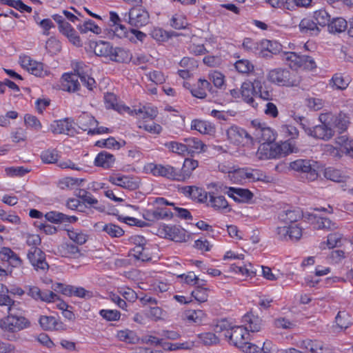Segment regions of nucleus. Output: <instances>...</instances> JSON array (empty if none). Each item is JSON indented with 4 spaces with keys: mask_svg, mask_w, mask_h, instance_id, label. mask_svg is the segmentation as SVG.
Listing matches in <instances>:
<instances>
[{
    "mask_svg": "<svg viewBox=\"0 0 353 353\" xmlns=\"http://www.w3.org/2000/svg\"><path fill=\"white\" fill-rule=\"evenodd\" d=\"M281 60L291 70L312 71L317 68L314 58L302 52L289 51L280 54Z\"/></svg>",
    "mask_w": 353,
    "mask_h": 353,
    "instance_id": "obj_1",
    "label": "nucleus"
},
{
    "mask_svg": "<svg viewBox=\"0 0 353 353\" xmlns=\"http://www.w3.org/2000/svg\"><path fill=\"white\" fill-rule=\"evenodd\" d=\"M19 306L10 309L8 316L0 320V327L6 332L15 333L31 326L30 321L23 315Z\"/></svg>",
    "mask_w": 353,
    "mask_h": 353,
    "instance_id": "obj_2",
    "label": "nucleus"
},
{
    "mask_svg": "<svg viewBox=\"0 0 353 353\" xmlns=\"http://www.w3.org/2000/svg\"><path fill=\"white\" fill-rule=\"evenodd\" d=\"M268 79L279 86L296 87L301 83V77L292 73L289 70L278 68L270 70Z\"/></svg>",
    "mask_w": 353,
    "mask_h": 353,
    "instance_id": "obj_3",
    "label": "nucleus"
},
{
    "mask_svg": "<svg viewBox=\"0 0 353 353\" xmlns=\"http://www.w3.org/2000/svg\"><path fill=\"white\" fill-rule=\"evenodd\" d=\"M123 19L131 26L140 28L149 23L150 14L144 7L137 5L125 13Z\"/></svg>",
    "mask_w": 353,
    "mask_h": 353,
    "instance_id": "obj_4",
    "label": "nucleus"
},
{
    "mask_svg": "<svg viewBox=\"0 0 353 353\" xmlns=\"http://www.w3.org/2000/svg\"><path fill=\"white\" fill-rule=\"evenodd\" d=\"M325 113H321L319 116L320 124L312 126L311 137L315 139H321L323 141H329L334 135V130L330 126V119H328Z\"/></svg>",
    "mask_w": 353,
    "mask_h": 353,
    "instance_id": "obj_5",
    "label": "nucleus"
},
{
    "mask_svg": "<svg viewBox=\"0 0 353 353\" xmlns=\"http://www.w3.org/2000/svg\"><path fill=\"white\" fill-rule=\"evenodd\" d=\"M315 163L316 162L312 160L298 159L290 162L289 168L292 170L305 174L308 181H314L319 176Z\"/></svg>",
    "mask_w": 353,
    "mask_h": 353,
    "instance_id": "obj_6",
    "label": "nucleus"
},
{
    "mask_svg": "<svg viewBox=\"0 0 353 353\" xmlns=\"http://www.w3.org/2000/svg\"><path fill=\"white\" fill-rule=\"evenodd\" d=\"M223 336L228 339L230 344L244 349V345L248 344L250 334L247 327L234 326L231 330L224 333Z\"/></svg>",
    "mask_w": 353,
    "mask_h": 353,
    "instance_id": "obj_7",
    "label": "nucleus"
},
{
    "mask_svg": "<svg viewBox=\"0 0 353 353\" xmlns=\"http://www.w3.org/2000/svg\"><path fill=\"white\" fill-rule=\"evenodd\" d=\"M27 258L36 272L45 274L48 271L50 265L46 261V254L39 248H31L28 251Z\"/></svg>",
    "mask_w": 353,
    "mask_h": 353,
    "instance_id": "obj_8",
    "label": "nucleus"
},
{
    "mask_svg": "<svg viewBox=\"0 0 353 353\" xmlns=\"http://www.w3.org/2000/svg\"><path fill=\"white\" fill-rule=\"evenodd\" d=\"M144 169L154 176H161L171 181H179L178 168L170 165H162L150 163Z\"/></svg>",
    "mask_w": 353,
    "mask_h": 353,
    "instance_id": "obj_9",
    "label": "nucleus"
},
{
    "mask_svg": "<svg viewBox=\"0 0 353 353\" xmlns=\"http://www.w3.org/2000/svg\"><path fill=\"white\" fill-rule=\"evenodd\" d=\"M228 140L236 145L252 143V137L243 128L236 125H231L227 130Z\"/></svg>",
    "mask_w": 353,
    "mask_h": 353,
    "instance_id": "obj_10",
    "label": "nucleus"
},
{
    "mask_svg": "<svg viewBox=\"0 0 353 353\" xmlns=\"http://www.w3.org/2000/svg\"><path fill=\"white\" fill-rule=\"evenodd\" d=\"M25 288L28 296L36 301L50 303L59 300V296L50 290L45 289L41 290L36 285H27Z\"/></svg>",
    "mask_w": 353,
    "mask_h": 353,
    "instance_id": "obj_11",
    "label": "nucleus"
},
{
    "mask_svg": "<svg viewBox=\"0 0 353 353\" xmlns=\"http://www.w3.org/2000/svg\"><path fill=\"white\" fill-rule=\"evenodd\" d=\"M252 125L254 128L253 134L261 145L275 141L277 134L271 128L265 126V123H261L256 120L252 121Z\"/></svg>",
    "mask_w": 353,
    "mask_h": 353,
    "instance_id": "obj_12",
    "label": "nucleus"
},
{
    "mask_svg": "<svg viewBox=\"0 0 353 353\" xmlns=\"http://www.w3.org/2000/svg\"><path fill=\"white\" fill-rule=\"evenodd\" d=\"M98 123V121L94 117L85 114L81 115L78 119L79 128L83 131H88L89 135L111 133L112 132L111 129L103 126L93 129L89 128L90 126L97 125Z\"/></svg>",
    "mask_w": 353,
    "mask_h": 353,
    "instance_id": "obj_13",
    "label": "nucleus"
},
{
    "mask_svg": "<svg viewBox=\"0 0 353 353\" xmlns=\"http://www.w3.org/2000/svg\"><path fill=\"white\" fill-rule=\"evenodd\" d=\"M108 181L113 185L123 188L134 190L139 188L140 179L137 176L123 175L119 173L112 174L109 176Z\"/></svg>",
    "mask_w": 353,
    "mask_h": 353,
    "instance_id": "obj_14",
    "label": "nucleus"
},
{
    "mask_svg": "<svg viewBox=\"0 0 353 353\" xmlns=\"http://www.w3.org/2000/svg\"><path fill=\"white\" fill-rule=\"evenodd\" d=\"M158 232L161 236L176 242L186 241L187 231L179 225H167L163 224L158 229Z\"/></svg>",
    "mask_w": 353,
    "mask_h": 353,
    "instance_id": "obj_15",
    "label": "nucleus"
},
{
    "mask_svg": "<svg viewBox=\"0 0 353 353\" xmlns=\"http://www.w3.org/2000/svg\"><path fill=\"white\" fill-rule=\"evenodd\" d=\"M39 323L45 331H65L67 329L63 322L52 316H40Z\"/></svg>",
    "mask_w": 353,
    "mask_h": 353,
    "instance_id": "obj_16",
    "label": "nucleus"
},
{
    "mask_svg": "<svg viewBox=\"0 0 353 353\" xmlns=\"http://www.w3.org/2000/svg\"><path fill=\"white\" fill-rule=\"evenodd\" d=\"M207 91L211 94L216 92L210 82L205 79H199L196 84L190 89L192 95L198 99H203L207 97Z\"/></svg>",
    "mask_w": 353,
    "mask_h": 353,
    "instance_id": "obj_17",
    "label": "nucleus"
},
{
    "mask_svg": "<svg viewBox=\"0 0 353 353\" xmlns=\"http://www.w3.org/2000/svg\"><path fill=\"white\" fill-rule=\"evenodd\" d=\"M241 97L245 103L254 108H257L258 103L254 99V97H256V89L254 85V81L252 82L247 81L241 84Z\"/></svg>",
    "mask_w": 353,
    "mask_h": 353,
    "instance_id": "obj_18",
    "label": "nucleus"
},
{
    "mask_svg": "<svg viewBox=\"0 0 353 353\" xmlns=\"http://www.w3.org/2000/svg\"><path fill=\"white\" fill-rule=\"evenodd\" d=\"M254 85L256 89V97L268 101L273 100V88L270 85L257 78L254 80Z\"/></svg>",
    "mask_w": 353,
    "mask_h": 353,
    "instance_id": "obj_19",
    "label": "nucleus"
},
{
    "mask_svg": "<svg viewBox=\"0 0 353 353\" xmlns=\"http://www.w3.org/2000/svg\"><path fill=\"white\" fill-rule=\"evenodd\" d=\"M225 194L237 203H249L254 197V194L248 189L230 187Z\"/></svg>",
    "mask_w": 353,
    "mask_h": 353,
    "instance_id": "obj_20",
    "label": "nucleus"
},
{
    "mask_svg": "<svg viewBox=\"0 0 353 353\" xmlns=\"http://www.w3.org/2000/svg\"><path fill=\"white\" fill-rule=\"evenodd\" d=\"M351 325L350 314L345 310H342L337 313L332 330L334 333L341 332L345 331Z\"/></svg>",
    "mask_w": 353,
    "mask_h": 353,
    "instance_id": "obj_21",
    "label": "nucleus"
},
{
    "mask_svg": "<svg viewBox=\"0 0 353 353\" xmlns=\"http://www.w3.org/2000/svg\"><path fill=\"white\" fill-rule=\"evenodd\" d=\"M325 114L331 120L330 126L332 129H337L340 134L347 129L350 121L346 114L340 112L338 114H333L332 112H326Z\"/></svg>",
    "mask_w": 353,
    "mask_h": 353,
    "instance_id": "obj_22",
    "label": "nucleus"
},
{
    "mask_svg": "<svg viewBox=\"0 0 353 353\" xmlns=\"http://www.w3.org/2000/svg\"><path fill=\"white\" fill-rule=\"evenodd\" d=\"M181 192L185 196L199 203H205L208 200V192L200 187L195 185L184 186L181 188Z\"/></svg>",
    "mask_w": 353,
    "mask_h": 353,
    "instance_id": "obj_23",
    "label": "nucleus"
},
{
    "mask_svg": "<svg viewBox=\"0 0 353 353\" xmlns=\"http://www.w3.org/2000/svg\"><path fill=\"white\" fill-rule=\"evenodd\" d=\"M74 121L71 118L54 121L50 125V130L53 134H65L70 135L74 132Z\"/></svg>",
    "mask_w": 353,
    "mask_h": 353,
    "instance_id": "obj_24",
    "label": "nucleus"
},
{
    "mask_svg": "<svg viewBox=\"0 0 353 353\" xmlns=\"http://www.w3.org/2000/svg\"><path fill=\"white\" fill-rule=\"evenodd\" d=\"M301 347L311 353H331V350L323 342L307 339L301 342Z\"/></svg>",
    "mask_w": 353,
    "mask_h": 353,
    "instance_id": "obj_25",
    "label": "nucleus"
},
{
    "mask_svg": "<svg viewBox=\"0 0 353 353\" xmlns=\"http://www.w3.org/2000/svg\"><path fill=\"white\" fill-rule=\"evenodd\" d=\"M199 166V162L196 160L190 158H186L184 160L183 166L181 169L178 168L179 181H184L189 179L192 172Z\"/></svg>",
    "mask_w": 353,
    "mask_h": 353,
    "instance_id": "obj_26",
    "label": "nucleus"
},
{
    "mask_svg": "<svg viewBox=\"0 0 353 353\" xmlns=\"http://www.w3.org/2000/svg\"><path fill=\"white\" fill-rule=\"evenodd\" d=\"M187 148V154L193 157L194 154H200L206 150L207 146L203 142L196 137H188L184 139Z\"/></svg>",
    "mask_w": 353,
    "mask_h": 353,
    "instance_id": "obj_27",
    "label": "nucleus"
},
{
    "mask_svg": "<svg viewBox=\"0 0 353 353\" xmlns=\"http://www.w3.org/2000/svg\"><path fill=\"white\" fill-rule=\"evenodd\" d=\"M259 154L265 159H275L282 154V149L279 144L271 142L268 144H261L259 148ZM262 158V157H261Z\"/></svg>",
    "mask_w": 353,
    "mask_h": 353,
    "instance_id": "obj_28",
    "label": "nucleus"
},
{
    "mask_svg": "<svg viewBox=\"0 0 353 353\" xmlns=\"http://www.w3.org/2000/svg\"><path fill=\"white\" fill-rule=\"evenodd\" d=\"M61 89L67 92H75L80 88L78 77L76 74L65 73L61 77Z\"/></svg>",
    "mask_w": 353,
    "mask_h": 353,
    "instance_id": "obj_29",
    "label": "nucleus"
},
{
    "mask_svg": "<svg viewBox=\"0 0 353 353\" xmlns=\"http://www.w3.org/2000/svg\"><path fill=\"white\" fill-rule=\"evenodd\" d=\"M299 27L302 34L310 37L317 36L321 31L320 28L316 24L314 19L310 18L303 19Z\"/></svg>",
    "mask_w": 353,
    "mask_h": 353,
    "instance_id": "obj_30",
    "label": "nucleus"
},
{
    "mask_svg": "<svg viewBox=\"0 0 353 353\" xmlns=\"http://www.w3.org/2000/svg\"><path fill=\"white\" fill-rule=\"evenodd\" d=\"M191 129L203 134L214 135L216 132L214 125L209 121L201 119H193L191 122Z\"/></svg>",
    "mask_w": 353,
    "mask_h": 353,
    "instance_id": "obj_31",
    "label": "nucleus"
},
{
    "mask_svg": "<svg viewBox=\"0 0 353 353\" xmlns=\"http://www.w3.org/2000/svg\"><path fill=\"white\" fill-rule=\"evenodd\" d=\"M209 201L208 205L216 210H224L229 205L224 196L219 195L217 192H209Z\"/></svg>",
    "mask_w": 353,
    "mask_h": 353,
    "instance_id": "obj_32",
    "label": "nucleus"
},
{
    "mask_svg": "<svg viewBox=\"0 0 353 353\" xmlns=\"http://www.w3.org/2000/svg\"><path fill=\"white\" fill-rule=\"evenodd\" d=\"M243 322L248 325V332H259L263 327V321L258 316L254 315L252 313H247L243 316Z\"/></svg>",
    "mask_w": 353,
    "mask_h": 353,
    "instance_id": "obj_33",
    "label": "nucleus"
},
{
    "mask_svg": "<svg viewBox=\"0 0 353 353\" xmlns=\"http://www.w3.org/2000/svg\"><path fill=\"white\" fill-rule=\"evenodd\" d=\"M303 217V212L299 208L283 211L279 214V219L286 224L292 225Z\"/></svg>",
    "mask_w": 353,
    "mask_h": 353,
    "instance_id": "obj_34",
    "label": "nucleus"
},
{
    "mask_svg": "<svg viewBox=\"0 0 353 353\" xmlns=\"http://www.w3.org/2000/svg\"><path fill=\"white\" fill-rule=\"evenodd\" d=\"M323 175L327 180L336 183H345L348 177L340 170L334 167H328L324 170Z\"/></svg>",
    "mask_w": 353,
    "mask_h": 353,
    "instance_id": "obj_35",
    "label": "nucleus"
},
{
    "mask_svg": "<svg viewBox=\"0 0 353 353\" xmlns=\"http://www.w3.org/2000/svg\"><path fill=\"white\" fill-rule=\"evenodd\" d=\"M350 83V77L342 73L334 74L330 81V85L336 90H345Z\"/></svg>",
    "mask_w": 353,
    "mask_h": 353,
    "instance_id": "obj_36",
    "label": "nucleus"
},
{
    "mask_svg": "<svg viewBox=\"0 0 353 353\" xmlns=\"http://www.w3.org/2000/svg\"><path fill=\"white\" fill-rule=\"evenodd\" d=\"M115 161L114 156L106 151L99 152L95 159L94 165L97 167L110 168Z\"/></svg>",
    "mask_w": 353,
    "mask_h": 353,
    "instance_id": "obj_37",
    "label": "nucleus"
},
{
    "mask_svg": "<svg viewBox=\"0 0 353 353\" xmlns=\"http://www.w3.org/2000/svg\"><path fill=\"white\" fill-rule=\"evenodd\" d=\"M150 36L157 42H165L173 37L179 36V34L174 31H166L161 28H154L150 32Z\"/></svg>",
    "mask_w": 353,
    "mask_h": 353,
    "instance_id": "obj_38",
    "label": "nucleus"
},
{
    "mask_svg": "<svg viewBox=\"0 0 353 353\" xmlns=\"http://www.w3.org/2000/svg\"><path fill=\"white\" fill-rule=\"evenodd\" d=\"M94 52L96 55L100 57H109L111 58L113 52V48L110 45V43L107 41H99L94 43Z\"/></svg>",
    "mask_w": 353,
    "mask_h": 353,
    "instance_id": "obj_39",
    "label": "nucleus"
},
{
    "mask_svg": "<svg viewBox=\"0 0 353 353\" xmlns=\"http://www.w3.org/2000/svg\"><path fill=\"white\" fill-rule=\"evenodd\" d=\"M132 59V54L130 50L123 48H113L110 59L119 63H128Z\"/></svg>",
    "mask_w": 353,
    "mask_h": 353,
    "instance_id": "obj_40",
    "label": "nucleus"
},
{
    "mask_svg": "<svg viewBox=\"0 0 353 353\" xmlns=\"http://www.w3.org/2000/svg\"><path fill=\"white\" fill-rule=\"evenodd\" d=\"M131 255L135 259L141 260L143 262L150 261L152 260V254L150 252V249L147 246L145 247H134L130 250Z\"/></svg>",
    "mask_w": 353,
    "mask_h": 353,
    "instance_id": "obj_41",
    "label": "nucleus"
},
{
    "mask_svg": "<svg viewBox=\"0 0 353 353\" xmlns=\"http://www.w3.org/2000/svg\"><path fill=\"white\" fill-rule=\"evenodd\" d=\"M205 316V314L202 310H188L184 313L183 319L189 323L199 325Z\"/></svg>",
    "mask_w": 353,
    "mask_h": 353,
    "instance_id": "obj_42",
    "label": "nucleus"
},
{
    "mask_svg": "<svg viewBox=\"0 0 353 353\" xmlns=\"http://www.w3.org/2000/svg\"><path fill=\"white\" fill-rule=\"evenodd\" d=\"M135 114L142 119H154L158 114L157 108L144 105L134 110Z\"/></svg>",
    "mask_w": 353,
    "mask_h": 353,
    "instance_id": "obj_43",
    "label": "nucleus"
},
{
    "mask_svg": "<svg viewBox=\"0 0 353 353\" xmlns=\"http://www.w3.org/2000/svg\"><path fill=\"white\" fill-rule=\"evenodd\" d=\"M313 19L318 26L328 27L330 22V15L325 9H321L314 12Z\"/></svg>",
    "mask_w": 353,
    "mask_h": 353,
    "instance_id": "obj_44",
    "label": "nucleus"
},
{
    "mask_svg": "<svg viewBox=\"0 0 353 353\" xmlns=\"http://www.w3.org/2000/svg\"><path fill=\"white\" fill-rule=\"evenodd\" d=\"M60 32L65 36L74 46L77 47H81L83 46L80 37L77 34L76 30L70 24L69 26H66V28Z\"/></svg>",
    "mask_w": 353,
    "mask_h": 353,
    "instance_id": "obj_45",
    "label": "nucleus"
},
{
    "mask_svg": "<svg viewBox=\"0 0 353 353\" xmlns=\"http://www.w3.org/2000/svg\"><path fill=\"white\" fill-rule=\"evenodd\" d=\"M77 28L81 34H85L88 31L96 34H99L101 32V28L94 21L89 19L85 20L83 24L77 25Z\"/></svg>",
    "mask_w": 353,
    "mask_h": 353,
    "instance_id": "obj_46",
    "label": "nucleus"
},
{
    "mask_svg": "<svg viewBox=\"0 0 353 353\" xmlns=\"http://www.w3.org/2000/svg\"><path fill=\"white\" fill-rule=\"evenodd\" d=\"M43 163L46 164L56 163L60 157L59 152L57 149H47L43 151L40 155Z\"/></svg>",
    "mask_w": 353,
    "mask_h": 353,
    "instance_id": "obj_47",
    "label": "nucleus"
},
{
    "mask_svg": "<svg viewBox=\"0 0 353 353\" xmlns=\"http://www.w3.org/2000/svg\"><path fill=\"white\" fill-rule=\"evenodd\" d=\"M82 192L84 194L85 193V195L81 196L82 202L83 204H87L100 212H102L105 210V207L102 205H99V201L97 200V199L94 197L90 192L88 191Z\"/></svg>",
    "mask_w": 353,
    "mask_h": 353,
    "instance_id": "obj_48",
    "label": "nucleus"
},
{
    "mask_svg": "<svg viewBox=\"0 0 353 353\" xmlns=\"http://www.w3.org/2000/svg\"><path fill=\"white\" fill-rule=\"evenodd\" d=\"M59 251L62 256L68 258H76L78 256L80 252L78 246L69 243L61 245Z\"/></svg>",
    "mask_w": 353,
    "mask_h": 353,
    "instance_id": "obj_49",
    "label": "nucleus"
},
{
    "mask_svg": "<svg viewBox=\"0 0 353 353\" xmlns=\"http://www.w3.org/2000/svg\"><path fill=\"white\" fill-rule=\"evenodd\" d=\"M101 230L112 238H119L124 234V230L121 227L111 223L102 225Z\"/></svg>",
    "mask_w": 353,
    "mask_h": 353,
    "instance_id": "obj_50",
    "label": "nucleus"
},
{
    "mask_svg": "<svg viewBox=\"0 0 353 353\" xmlns=\"http://www.w3.org/2000/svg\"><path fill=\"white\" fill-rule=\"evenodd\" d=\"M234 67L238 72L241 74H249L254 71V65L248 60L242 59L236 61Z\"/></svg>",
    "mask_w": 353,
    "mask_h": 353,
    "instance_id": "obj_51",
    "label": "nucleus"
},
{
    "mask_svg": "<svg viewBox=\"0 0 353 353\" xmlns=\"http://www.w3.org/2000/svg\"><path fill=\"white\" fill-rule=\"evenodd\" d=\"M209 289L207 288L201 287L199 284L196 285L195 290L191 293L192 297L200 303L207 301L208 297Z\"/></svg>",
    "mask_w": 353,
    "mask_h": 353,
    "instance_id": "obj_52",
    "label": "nucleus"
},
{
    "mask_svg": "<svg viewBox=\"0 0 353 353\" xmlns=\"http://www.w3.org/2000/svg\"><path fill=\"white\" fill-rule=\"evenodd\" d=\"M117 336L121 341L128 343L134 344L138 341L136 334L129 330L118 331Z\"/></svg>",
    "mask_w": 353,
    "mask_h": 353,
    "instance_id": "obj_53",
    "label": "nucleus"
},
{
    "mask_svg": "<svg viewBox=\"0 0 353 353\" xmlns=\"http://www.w3.org/2000/svg\"><path fill=\"white\" fill-rule=\"evenodd\" d=\"M19 305L20 303L12 299L6 291L1 292V290H0V306L6 307L8 312L10 309L19 306Z\"/></svg>",
    "mask_w": 353,
    "mask_h": 353,
    "instance_id": "obj_54",
    "label": "nucleus"
},
{
    "mask_svg": "<svg viewBox=\"0 0 353 353\" xmlns=\"http://www.w3.org/2000/svg\"><path fill=\"white\" fill-rule=\"evenodd\" d=\"M164 145L172 152L181 155L187 154V148L185 143L172 141L166 142Z\"/></svg>",
    "mask_w": 353,
    "mask_h": 353,
    "instance_id": "obj_55",
    "label": "nucleus"
},
{
    "mask_svg": "<svg viewBox=\"0 0 353 353\" xmlns=\"http://www.w3.org/2000/svg\"><path fill=\"white\" fill-rule=\"evenodd\" d=\"M30 169L24 167V166H18V167H9L6 168L5 171L8 176L11 177H21L25 176L26 174L30 172Z\"/></svg>",
    "mask_w": 353,
    "mask_h": 353,
    "instance_id": "obj_56",
    "label": "nucleus"
},
{
    "mask_svg": "<svg viewBox=\"0 0 353 353\" xmlns=\"http://www.w3.org/2000/svg\"><path fill=\"white\" fill-rule=\"evenodd\" d=\"M28 71L36 77H42L47 75V71L43 70V63L35 61L29 63Z\"/></svg>",
    "mask_w": 353,
    "mask_h": 353,
    "instance_id": "obj_57",
    "label": "nucleus"
},
{
    "mask_svg": "<svg viewBox=\"0 0 353 353\" xmlns=\"http://www.w3.org/2000/svg\"><path fill=\"white\" fill-rule=\"evenodd\" d=\"M294 120L299 123L301 128L304 130L307 136L312 134L311 131L312 129L313 123H312L307 118L303 116H298L294 114L293 116Z\"/></svg>",
    "mask_w": 353,
    "mask_h": 353,
    "instance_id": "obj_58",
    "label": "nucleus"
},
{
    "mask_svg": "<svg viewBox=\"0 0 353 353\" xmlns=\"http://www.w3.org/2000/svg\"><path fill=\"white\" fill-rule=\"evenodd\" d=\"M46 49L50 54H57L61 50V43L54 37H51L46 43Z\"/></svg>",
    "mask_w": 353,
    "mask_h": 353,
    "instance_id": "obj_59",
    "label": "nucleus"
},
{
    "mask_svg": "<svg viewBox=\"0 0 353 353\" xmlns=\"http://www.w3.org/2000/svg\"><path fill=\"white\" fill-rule=\"evenodd\" d=\"M24 122L28 128H30L36 131L41 129L42 125L36 116L26 114L24 116Z\"/></svg>",
    "mask_w": 353,
    "mask_h": 353,
    "instance_id": "obj_60",
    "label": "nucleus"
},
{
    "mask_svg": "<svg viewBox=\"0 0 353 353\" xmlns=\"http://www.w3.org/2000/svg\"><path fill=\"white\" fill-rule=\"evenodd\" d=\"M72 296L84 299H90L94 296V292L87 290L83 287H75L72 285Z\"/></svg>",
    "mask_w": 353,
    "mask_h": 353,
    "instance_id": "obj_61",
    "label": "nucleus"
},
{
    "mask_svg": "<svg viewBox=\"0 0 353 353\" xmlns=\"http://www.w3.org/2000/svg\"><path fill=\"white\" fill-rule=\"evenodd\" d=\"M199 339L206 345L217 344L219 342V337L212 332H205L199 334Z\"/></svg>",
    "mask_w": 353,
    "mask_h": 353,
    "instance_id": "obj_62",
    "label": "nucleus"
},
{
    "mask_svg": "<svg viewBox=\"0 0 353 353\" xmlns=\"http://www.w3.org/2000/svg\"><path fill=\"white\" fill-rule=\"evenodd\" d=\"M152 210L157 221L166 219H170L173 217L172 212L165 208L156 207Z\"/></svg>",
    "mask_w": 353,
    "mask_h": 353,
    "instance_id": "obj_63",
    "label": "nucleus"
},
{
    "mask_svg": "<svg viewBox=\"0 0 353 353\" xmlns=\"http://www.w3.org/2000/svg\"><path fill=\"white\" fill-rule=\"evenodd\" d=\"M188 23L185 18L182 15L175 14L170 20V26L176 30H182L186 28Z\"/></svg>",
    "mask_w": 353,
    "mask_h": 353,
    "instance_id": "obj_64",
    "label": "nucleus"
}]
</instances>
